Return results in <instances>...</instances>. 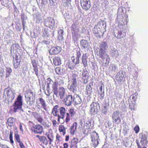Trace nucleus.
Returning a JSON list of instances; mask_svg holds the SVG:
<instances>
[{
    "label": "nucleus",
    "mask_w": 148,
    "mask_h": 148,
    "mask_svg": "<svg viewBox=\"0 0 148 148\" xmlns=\"http://www.w3.org/2000/svg\"><path fill=\"white\" fill-rule=\"evenodd\" d=\"M118 27L117 33L114 32V34L115 37L118 38H121L124 37L126 35V33L127 32V27L125 25L127 22L124 23L118 22Z\"/></svg>",
    "instance_id": "nucleus-1"
},
{
    "label": "nucleus",
    "mask_w": 148,
    "mask_h": 148,
    "mask_svg": "<svg viewBox=\"0 0 148 148\" xmlns=\"http://www.w3.org/2000/svg\"><path fill=\"white\" fill-rule=\"evenodd\" d=\"M58 83L56 81L55 82L52 86V91L57 97L59 93L60 98L62 99L64 98L65 93L66 90L64 88L62 87H60L59 89L58 88Z\"/></svg>",
    "instance_id": "nucleus-2"
},
{
    "label": "nucleus",
    "mask_w": 148,
    "mask_h": 148,
    "mask_svg": "<svg viewBox=\"0 0 148 148\" xmlns=\"http://www.w3.org/2000/svg\"><path fill=\"white\" fill-rule=\"evenodd\" d=\"M22 97L19 95L17 97L16 100L13 105L14 107L13 112H16L19 111L20 113H23L24 111L22 109Z\"/></svg>",
    "instance_id": "nucleus-3"
},
{
    "label": "nucleus",
    "mask_w": 148,
    "mask_h": 148,
    "mask_svg": "<svg viewBox=\"0 0 148 148\" xmlns=\"http://www.w3.org/2000/svg\"><path fill=\"white\" fill-rule=\"evenodd\" d=\"M125 8L122 7H119L118 10V16L117 17V21L118 22H127V20L125 18H124L123 15L125 13V12H124V10H125Z\"/></svg>",
    "instance_id": "nucleus-4"
},
{
    "label": "nucleus",
    "mask_w": 148,
    "mask_h": 148,
    "mask_svg": "<svg viewBox=\"0 0 148 148\" xmlns=\"http://www.w3.org/2000/svg\"><path fill=\"white\" fill-rule=\"evenodd\" d=\"M71 31L73 37L77 39L80 37V32L79 30V27L76 24L74 23L71 26Z\"/></svg>",
    "instance_id": "nucleus-5"
},
{
    "label": "nucleus",
    "mask_w": 148,
    "mask_h": 148,
    "mask_svg": "<svg viewBox=\"0 0 148 148\" xmlns=\"http://www.w3.org/2000/svg\"><path fill=\"white\" fill-rule=\"evenodd\" d=\"M136 142L138 148H146L145 145L148 142L147 137L145 135H142L140 143L138 139L136 140Z\"/></svg>",
    "instance_id": "nucleus-6"
},
{
    "label": "nucleus",
    "mask_w": 148,
    "mask_h": 148,
    "mask_svg": "<svg viewBox=\"0 0 148 148\" xmlns=\"http://www.w3.org/2000/svg\"><path fill=\"white\" fill-rule=\"evenodd\" d=\"M100 109L99 104L97 103L93 102L90 106V112L91 114H97Z\"/></svg>",
    "instance_id": "nucleus-7"
},
{
    "label": "nucleus",
    "mask_w": 148,
    "mask_h": 148,
    "mask_svg": "<svg viewBox=\"0 0 148 148\" xmlns=\"http://www.w3.org/2000/svg\"><path fill=\"white\" fill-rule=\"evenodd\" d=\"M4 93L7 95V98L9 102H12L15 97L13 92L10 88H5L4 90Z\"/></svg>",
    "instance_id": "nucleus-8"
},
{
    "label": "nucleus",
    "mask_w": 148,
    "mask_h": 148,
    "mask_svg": "<svg viewBox=\"0 0 148 148\" xmlns=\"http://www.w3.org/2000/svg\"><path fill=\"white\" fill-rule=\"evenodd\" d=\"M112 122L115 124H118L121 122L120 112L118 110L114 111L112 114Z\"/></svg>",
    "instance_id": "nucleus-9"
},
{
    "label": "nucleus",
    "mask_w": 148,
    "mask_h": 148,
    "mask_svg": "<svg viewBox=\"0 0 148 148\" xmlns=\"http://www.w3.org/2000/svg\"><path fill=\"white\" fill-rule=\"evenodd\" d=\"M44 20L45 26L53 29L55 26V21L51 17H47Z\"/></svg>",
    "instance_id": "nucleus-10"
},
{
    "label": "nucleus",
    "mask_w": 148,
    "mask_h": 148,
    "mask_svg": "<svg viewBox=\"0 0 148 148\" xmlns=\"http://www.w3.org/2000/svg\"><path fill=\"white\" fill-rule=\"evenodd\" d=\"M99 55L103 61V66L105 67L107 66L109 63L110 60L109 55L106 53L99 54Z\"/></svg>",
    "instance_id": "nucleus-11"
},
{
    "label": "nucleus",
    "mask_w": 148,
    "mask_h": 148,
    "mask_svg": "<svg viewBox=\"0 0 148 148\" xmlns=\"http://www.w3.org/2000/svg\"><path fill=\"white\" fill-rule=\"evenodd\" d=\"M62 99H63V101L65 103V105L67 106L71 105L74 101L73 97L71 95H67L65 98Z\"/></svg>",
    "instance_id": "nucleus-12"
},
{
    "label": "nucleus",
    "mask_w": 148,
    "mask_h": 148,
    "mask_svg": "<svg viewBox=\"0 0 148 148\" xmlns=\"http://www.w3.org/2000/svg\"><path fill=\"white\" fill-rule=\"evenodd\" d=\"M80 3L83 9L86 11L88 10L91 7L90 0H81Z\"/></svg>",
    "instance_id": "nucleus-13"
},
{
    "label": "nucleus",
    "mask_w": 148,
    "mask_h": 148,
    "mask_svg": "<svg viewBox=\"0 0 148 148\" xmlns=\"http://www.w3.org/2000/svg\"><path fill=\"white\" fill-rule=\"evenodd\" d=\"M31 129L32 131L35 134H41L43 130L42 127L39 124L32 126Z\"/></svg>",
    "instance_id": "nucleus-14"
},
{
    "label": "nucleus",
    "mask_w": 148,
    "mask_h": 148,
    "mask_svg": "<svg viewBox=\"0 0 148 148\" xmlns=\"http://www.w3.org/2000/svg\"><path fill=\"white\" fill-rule=\"evenodd\" d=\"M81 55V53L80 51V49H77L76 51V57L75 58L74 56H72L71 58L72 62L74 63L75 65H77L79 63V58L80 57Z\"/></svg>",
    "instance_id": "nucleus-15"
},
{
    "label": "nucleus",
    "mask_w": 148,
    "mask_h": 148,
    "mask_svg": "<svg viewBox=\"0 0 148 148\" xmlns=\"http://www.w3.org/2000/svg\"><path fill=\"white\" fill-rule=\"evenodd\" d=\"M61 50L60 47L57 46L52 47L49 50V53L50 55L56 54L60 52Z\"/></svg>",
    "instance_id": "nucleus-16"
},
{
    "label": "nucleus",
    "mask_w": 148,
    "mask_h": 148,
    "mask_svg": "<svg viewBox=\"0 0 148 148\" xmlns=\"http://www.w3.org/2000/svg\"><path fill=\"white\" fill-rule=\"evenodd\" d=\"M13 58L14 67L15 69H17L20 66L21 61L20 58L17 55H15V57H13Z\"/></svg>",
    "instance_id": "nucleus-17"
},
{
    "label": "nucleus",
    "mask_w": 148,
    "mask_h": 148,
    "mask_svg": "<svg viewBox=\"0 0 148 148\" xmlns=\"http://www.w3.org/2000/svg\"><path fill=\"white\" fill-rule=\"evenodd\" d=\"M88 54L86 53H83L81 58L82 62L84 67L88 66Z\"/></svg>",
    "instance_id": "nucleus-18"
},
{
    "label": "nucleus",
    "mask_w": 148,
    "mask_h": 148,
    "mask_svg": "<svg viewBox=\"0 0 148 148\" xmlns=\"http://www.w3.org/2000/svg\"><path fill=\"white\" fill-rule=\"evenodd\" d=\"M60 116L58 118V120L60 121V119H63L64 117L65 114L66 113V110L64 108L62 107H60L59 108Z\"/></svg>",
    "instance_id": "nucleus-19"
},
{
    "label": "nucleus",
    "mask_w": 148,
    "mask_h": 148,
    "mask_svg": "<svg viewBox=\"0 0 148 148\" xmlns=\"http://www.w3.org/2000/svg\"><path fill=\"white\" fill-rule=\"evenodd\" d=\"M99 47L100 52L99 54L106 53L104 52V51L107 49L108 48V46L107 43L105 42H102L100 44Z\"/></svg>",
    "instance_id": "nucleus-20"
},
{
    "label": "nucleus",
    "mask_w": 148,
    "mask_h": 148,
    "mask_svg": "<svg viewBox=\"0 0 148 148\" xmlns=\"http://www.w3.org/2000/svg\"><path fill=\"white\" fill-rule=\"evenodd\" d=\"M60 107L58 105H56L53 108L52 113L55 116H57L58 118L60 116L59 112Z\"/></svg>",
    "instance_id": "nucleus-21"
},
{
    "label": "nucleus",
    "mask_w": 148,
    "mask_h": 148,
    "mask_svg": "<svg viewBox=\"0 0 148 148\" xmlns=\"http://www.w3.org/2000/svg\"><path fill=\"white\" fill-rule=\"evenodd\" d=\"M89 73L87 71L84 70L83 71L82 75L84 83L86 84L88 82V79L89 77Z\"/></svg>",
    "instance_id": "nucleus-22"
},
{
    "label": "nucleus",
    "mask_w": 148,
    "mask_h": 148,
    "mask_svg": "<svg viewBox=\"0 0 148 148\" xmlns=\"http://www.w3.org/2000/svg\"><path fill=\"white\" fill-rule=\"evenodd\" d=\"M80 44L82 49H88L89 48V45L87 41L85 40H81Z\"/></svg>",
    "instance_id": "nucleus-23"
},
{
    "label": "nucleus",
    "mask_w": 148,
    "mask_h": 148,
    "mask_svg": "<svg viewBox=\"0 0 148 148\" xmlns=\"http://www.w3.org/2000/svg\"><path fill=\"white\" fill-rule=\"evenodd\" d=\"M96 26L100 30L103 29H105L106 26V23L103 21H101L98 23Z\"/></svg>",
    "instance_id": "nucleus-24"
},
{
    "label": "nucleus",
    "mask_w": 148,
    "mask_h": 148,
    "mask_svg": "<svg viewBox=\"0 0 148 148\" xmlns=\"http://www.w3.org/2000/svg\"><path fill=\"white\" fill-rule=\"evenodd\" d=\"M77 82H72L71 85L69 90L74 93H75L77 91Z\"/></svg>",
    "instance_id": "nucleus-25"
},
{
    "label": "nucleus",
    "mask_w": 148,
    "mask_h": 148,
    "mask_svg": "<svg viewBox=\"0 0 148 148\" xmlns=\"http://www.w3.org/2000/svg\"><path fill=\"white\" fill-rule=\"evenodd\" d=\"M92 92V88L90 84V83L89 84L87 85L86 86V95H87L89 96L91 95Z\"/></svg>",
    "instance_id": "nucleus-26"
},
{
    "label": "nucleus",
    "mask_w": 148,
    "mask_h": 148,
    "mask_svg": "<svg viewBox=\"0 0 148 148\" xmlns=\"http://www.w3.org/2000/svg\"><path fill=\"white\" fill-rule=\"evenodd\" d=\"M74 99V101L76 105H78L80 104L82 102V100L79 96V95L77 94L75 95L73 97Z\"/></svg>",
    "instance_id": "nucleus-27"
},
{
    "label": "nucleus",
    "mask_w": 148,
    "mask_h": 148,
    "mask_svg": "<svg viewBox=\"0 0 148 148\" xmlns=\"http://www.w3.org/2000/svg\"><path fill=\"white\" fill-rule=\"evenodd\" d=\"M35 94L31 90H27L25 94V97L35 98Z\"/></svg>",
    "instance_id": "nucleus-28"
},
{
    "label": "nucleus",
    "mask_w": 148,
    "mask_h": 148,
    "mask_svg": "<svg viewBox=\"0 0 148 148\" xmlns=\"http://www.w3.org/2000/svg\"><path fill=\"white\" fill-rule=\"evenodd\" d=\"M111 55L113 57H116L119 56V53L117 49L112 47L111 48L110 51Z\"/></svg>",
    "instance_id": "nucleus-29"
},
{
    "label": "nucleus",
    "mask_w": 148,
    "mask_h": 148,
    "mask_svg": "<svg viewBox=\"0 0 148 148\" xmlns=\"http://www.w3.org/2000/svg\"><path fill=\"white\" fill-rule=\"evenodd\" d=\"M32 63L34 68V70L35 72V73L37 76H38V69L37 63L36 61L34 60H32Z\"/></svg>",
    "instance_id": "nucleus-30"
},
{
    "label": "nucleus",
    "mask_w": 148,
    "mask_h": 148,
    "mask_svg": "<svg viewBox=\"0 0 148 148\" xmlns=\"http://www.w3.org/2000/svg\"><path fill=\"white\" fill-rule=\"evenodd\" d=\"M53 63L56 66H58L61 64L60 58L58 57H56L53 58Z\"/></svg>",
    "instance_id": "nucleus-31"
},
{
    "label": "nucleus",
    "mask_w": 148,
    "mask_h": 148,
    "mask_svg": "<svg viewBox=\"0 0 148 148\" xmlns=\"http://www.w3.org/2000/svg\"><path fill=\"white\" fill-rule=\"evenodd\" d=\"M25 100L27 104L32 106L35 103V98L25 97Z\"/></svg>",
    "instance_id": "nucleus-32"
},
{
    "label": "nucleus",
    "mask_w": 148,
    "mask_h": 148,
    "mask_svg": "<svg viewBox=\"0 0 148 148\" xmlns=\"http://www.w3.org/2000/svg\"><path fill=\"white\" fill-rule=\"evenodd\" d=\"M15 120L13 117L9 118L7 120V123L8 125L10 127L14 126L15 124Z\"/></svg>",
    "instance_id": "nucleus-33"
},
{
    "label": "nucleus",
    "mask_w": 148,
    "mask_h": 148,
    "mask_svg": "<svg viewBox=\"0 0 148 148\" xmlns=\"http://www.w3.org/2000/svg\"><path fill=\"white\" fill-rule=\"evenodd\" d=\"M123 77H124V75L123 72L120 71L117 73L116 79L117 80L121 81L123 80Z\"/></svg>",
    "instance_id": "nucleus-34"
},
{
    "label": "nucleus",
    "mask_w": 148,
    "mask_h": 148,
    "mask_svg": "<svg viewBox=\"0 0 148 148\" xmlns=\"http://www.w3.org/2000/svg\"><path fill=\"white\" fill-rule=\"evenodd\" d=\"M64 31L62 29H60L58 31V39L59 40H62L63 39Z\"/></svg>",
    "instance_id": "nucleus-35"
},
{
    "label": "nucleus",
    "mask_w": 148,
    "mask_h": 148,
    "mask_svg": "<svg viewBox=\"0 0 148 148\" xmlns=\"http://www.w3.org/2000/svg\"><path fill=\"white\" fill-rule=\"evenodd\" d=\"M91 141H94V140H95L98 139L99 138L97 133L95 132H93L91 133Z\"/></svg>",
    "instance_id": "nucleus-36"
},
{
    "label": "nucleus",
    "mask_w": 148,
    "mask_h": 148,
    "mask_svg": "<svg viewBox=\"0 0 148 148\" xmlns=\"http://www.w3.org/2000/svg\"><path fill=\"white\" fill-rule=\"evenodd\" d=\"M36 119L39 123L42 124L44 126H47V125L46 122H45L41 116H39Z\"/></svg>",
    "instance_id": "nucleus-37"
},
{
    "label": "nucleus",
    "mask_w": 148,
    "mask_h": 148,
    "mask_svg": "<svg viewBox=\"0 0 148 148\" xmlns=\"http://www.w3.org/2000/svg\"><path fill=\"white\" fill-rule=\"evenodd\" d=\"M39 101L40 102V103L42 107V108L45 110H46V104L45 103V100L42 98H40Z\"/></svg>",
    "instance_id": "nucleus-38"
},
{
    "label": "nucleus",
    "mask_w": 148,
    "mask_h": 148,
    "mask_svg": "<svg viewBox=\"0 0 148 148\" xmlns=\"http://www.w3.org/2000/svg\"><path fill=\"white\" fill-rule=\"evenodd\" d=\"M40 141L46 145L48 144V143L47 138L44 136H41V137L40 138Z\"/></svg>",
    "instance_id": "nucleus-39"
},
{
    "label": "nucleus",
    "mask_w": 148,
    "mask_h": 148,
    "mask_svg": "<svg viewBox=\"0 0 148 148\" xmlns=\"http://www.w3.org/2000/svg\"><path fill=\"white\" fill-rule=\"evenodd\" d=\"M78 141V139L77 138H74L71 141V144L70 146V147L72 148L73 146L76 145Z\"/></svg>",
    "instance_id": "nucleus-40"
},
{
    "label": "nucleus",
    "mask_w": 148,
    "mask_h": 148,
    "mask_svg": "<svg viewBox=\"0 0 148 148\" xmlns=\"http://www.w3.org/2000/svg\"><path fill=\"white\" fill-rule=\"evenodd\" d=\"M66 129L64 125H60L59 127V131L60 132L63 133V135L64 136L66 134Z\"/></svg>",
    "instance_id": "nucleus-41"
},
{
    "label": "nucleus",
    "mask_w": 148,
    "mask_h": 148,
    "mask_svg": "<svg viewBox=\"0 0 148 148\" xmlns=\"http://www.w3.org/2000/svg\"><path fill=\"white\" fill-rule=\"evenodd\" d=\"M136 101V100H134V102L132 101L131 102V103L130 104L129 107L130 108L131 110H134L136 108V105H135V102Z\"/></svg>",
    "instance_id": "nucleus-42"
},
{
    "label": "nucleus",
    "mask_w": 148,
    "mask_h": 148,
    "mask_svg": "<svg viewBox=\"0 0 148 148\" xmlns=\"http://www.w3.org/2000/svg\"><path fill=\"white\" fill-rule=\"evenodd\" d=\"M93 32L94 34H95L97 33L99 34L101 33V30L98 29V28H97V27L95 26L93 29Z\"/></svg>",
    "instance_id": "nucleus-43"
},
{
    "label": "nucleus",
    "mask_w": 148,
    "mask_h": 148,
    "mask_svg": "<svg viewBox=\"0 0 148 148\" xmlns=\"http://www.w3.org/2000/svg\"><path fill=\"white\" fill-rule=\"evenodd\" d=\"M66 122L67 123L69 122L70 119L71 118H72V117L71 116L69 113L68 112H66Z\"/></svg>",
    "instance_id": "nucleus-44"
},
{
    "label": "nucleus",
    "mask_w": 148,
    "mask_h": 148,
    "mask_svg": "<svg viewBox=\"0 0 148 148\" xmlns=\"http://www.w3.org/2000/svg\"><path fill=\"white\" fill-rule=\"evenodd\" d=\"M6 77L7 78L10 75L12 71V70L10 68H6Z\"/></svg>",
    "instance_id": "nucleus-45"
},
{
    "label": "nucleus",
    "mask_w": 148,
    "mask_h": 148,
    "mask_svg": "<svg viewBox=\"0 0 148 148\" xmlns=\"http://www.w3.org/2000/svg\"><path fill=\"white\" fill-rule=\"evenodd\" d=\"M56 73L58 75H61L62 73L63 69L60 67H57L55 69Z\"/></svg>",
    "instance_id": "nucleus-46"
},
{
    "label": "nucleus",
    "mask_w": 148,
    "mask_h": 148,
    "mask_svg": "<svg viewBox=\"0 0 148 148\" xmlns=\"http://www.w3.org/2000/svg\"><path fill=\"white\" fill-rule=\"evenodd\" d=\"M47 136L50 140V142L49 143L51 144V142L53 141V136L50 133V134H47Z\"/></svg>",
    "instance_id": "nucleus-47"
},
{
    "label": "nucleus",
    "mask_w": 148,
    "mask_h": 148,
    "mask_svg": "<svg viewBox=\"0 0 148 148\" xmlns=\"http://www.w3.org/2000/svg\"><path fill=\"white\" fill-rule=\"evenodd\" d=\"M72 82H77V75L74 74H73L72 75Z\"/></svg>",
    "instance_id": "nucleus-48"
},
{
    "label": "nucleus",
    "mask_w": 148,
    "mask_h": 148,
    "mask_svg": "<svg viewBox=\"0 0 148 148\" xmlns=\"http://www.w3.org/2000/svg\"><path fill=\"white\" fill-rule=\"evenodd\" d=\"M47 87H49L50 85L51 84H52V83H53V84L54 83L53 82V81L51 80L50 78H49L47 79Z\"/></svg>",
    "instance_id": "nucleus-49"
},
{
    "label": "nucleus",
    "mask_w": 148,
    "mask_h": 148,
    "mask_svg": "<svg viewBox=\"0 0 148 148\" xmlns=\"http://www.w3.org/2000/svg\"><path fill=\"white\" fill-rule=\"evenodd\" d=\"M15 137L17 141L19 143L21 142L20 141V136L17 133H15Z\"/></svg>",
    "instance_id": "nucleus-50"
},
{
    "label": "nucleus",
    "mask_w": 148,
    "mask_h": 148,
    "mask_svg": "<svg viewBox=\"0 0 148 148\" xmlns=\"http://www.w3.org/2000/svg\"><path fill=\"white\" fill-rule=\"evenodd\" d=\"M111 67V70L114 71H116L117 70V66L114 64H112L110 65Z\"/></svg>",
    "instance_id": "nucleus-51"
},
{
    "label": "nucleus",
    "mask_w": 148,
    "mask_h": 148,
    "mask_svg": "<svg viewBox=\"0 0 148 148\" xmlns=\"http://www.w3.org/2000/svg\"><path fill=\"white\" fill-rule=\"evenodd\" d=\"M68 113L70 114L71 116L73 117L75 114V112L73 109H71L69 110Z\"/></svg>",
    "instance_id": "nucleus-52"
},
{
    "label": "nucleus",
    "mask_w": 148,
    "mask_h": 148,
    "mask_svg": "<svg viewBox=\"0 0 148 148\" xmlns=\"http://www.w3.org/2000/svg\"><path fill=\"white\" fill-rule=\"evenodd\" d=\"M77 123L76 122L73 123V124L71 127V130H76L77 126Z\"/></svg>",
    "instance_id": "nucleus-53"
},
{
    "label": "nucleus",
    "mask_w": 148,
    "mask_h": 148,
    "mask_svg": "<svg viewBox=\"0 0 148 148\" xmlns=\"http://www.w3.org/2000/svg\"><path fill=\"white\" fill-rule=\"evenodd\" d=\"M13 132H12V130H10V141L12 143H14V141L13 140Z\"/></svg>",
    "instance_id": "nucleus-54"
},
{
    "label": "nucleus",
    "mask_w": 148,
    "mask_h": 148,
    "mask_svg": "<svg viewBox=\"0 0 148 148\" xmlns=\"http://www.w3.org/2000/svg\"><path fill=\"white\" fill-rule=\"evenodd\" d=\"M92 142L94 147H97L99 144L98 139L95 140H94V141H92Z\"/></svg>",
    "instance_id": "nucleus-55"
},
{
    "label": "nucleus",
    "mask_w": 148,
    "mask_h": 148,
    "mask_svg": "<svg viewBox=\"0 0 148 148\" xmlns=\"http://www.w3.org/2000/svg\"><path fill=\"white\" fill-rule=\"evenodd\" d=\"M99 90L100 91L99 92V93L104 92V86L103 84H101L100 87L99 88Z\"/></svg>",
    "instance_id": "nucleus-56"
},
{
    "label": "nucleus",
    "mask_w": 148,
    "mask_h": 148,
    "mask_svg": "<svg viewBox=\"0 0 148 148\" xmlns=\"http://www.w3.org/2000/svg\"><path fill=\"white\" fill-rule=\"evenodd\" d=\"M90 123L88 122V123H86L84 125V128L85 129H88L90 128L89 124Z\"/></svg>",
    "instance_id": "nucleus-57"
},
{
    "label": "nucleus",
    "mask_w": 148,
    "mask_h": 148,
    "mask_svg": "<svg viewBox=\"0 0 148 148\" xmlns=\"http://www.w3.org/2000/svg\"><path fill=\"white\" fill-rule=\"evenodd\" d=\"M49 5L51 6H54L55 3V0H49Z\"/></svg>",
    "instance_id": "nucleus-58"
},
{
    "label": "nucleus",
    "mask_w": 148,
    "mask_h": 148,
    "mask_svg": "<svg viewBox=\"0 0 148 148\" xmlns=\"http://www.w3.org/2000/svg\"><path fill=\"white\" fill-rule=\"evenodd\" d=\"M32 115L34 117L37 119L38 118L39 116L38 114V113L37 112H33L32 113Z\"/></svg>",
    "instance_id": "nucleus-59"
},
{
    "label": "nucleus",
    "mask_w": 148,
    "mask_h": 148,
    "mask_svg": "<svg viewBox=\"0 0 148 148\" xmlns=\"http://www.w3.org/2000/svg\"><path fill=\"white\" fill-rule=\"evenodd\" d=\"M134 130L135 132L136 133H137L138 132L139 130V126H136L134 127Z\"/></svg>",
    "instance_id": "nucleus-60"
},
{
    "label": "nucleus",
    "mask_w": 148,
    "mask_h": 148,
    "mask_svg": "<svg viewBox=\"0 0 148 148\" xmlns=\"http://www.w3.org/2000/svg\"><path fill=\"white\" fill-rule=\"evenodd\" d=\"M138 95V94L137 92H135L130 97H132V99H133L134 100H134H136V99H135V97H136Z\"/></svg>",
    "instance_id": "nucleus-61"
},
{
    "label": "nucleus",
    "mask_w": 148,
    "mask_h": 148,
    "mask_svg": "<svg viewBox=\"0 0 148 148\" xmlns=\"http://www.w3.org/2000/svg\"><path fill=\"white\" fill-rule=\"evenodd\" d=\"M61 138V137L58 134H57L56 136V141H58V143H59L60 141V139Z\"/></svg>",
    "instance_id": "nucleus-62"
},
{
    "label": "nucleus",
    "mask_w": 148,
    "mask_h": 148,
    "mask_svg": "<svg viewBox=\"0 0 148 148\" xmlns=\"http://www.w3.org/2000/svg\"><path fill=\"white\" fill-rule=\"evenodd\" d=\"M103 33H102V32H101V33H100L99 34V33H97L96 34H95V36L97 38H100L101 37V36L103 34Z\"/></svg>",
    "instance_id": "nucleus-63"
},
{
    "label": "nucleus",
    "mask_w": 148,
    "mask_h": 148,
    "mask_svg": "<svg viewBox=\"0 0 148 148\" xmlns=\"http://www.w3.org/2000/svg\"><path fill=\"white\" fill-rule=\"evenodd\" d=\"M41 43L43 45L44 44H45L46 45H47L49 44V42L48 41L46 40H44L43 41H42Z\"/></svg>",
    "instance_id": "nucleus-64"
}]
</instances>
